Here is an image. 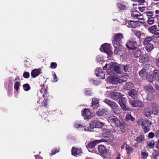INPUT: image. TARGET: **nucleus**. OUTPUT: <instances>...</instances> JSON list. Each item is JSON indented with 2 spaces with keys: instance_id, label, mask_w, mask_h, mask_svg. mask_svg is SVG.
<instances>
[{
  "instance_id": "nucleus-1",
  "label": "nucleus",
  "mask_w": 159,
  "mask_h": 159,
  "mask_svg": "<svg viewBox=\"0 0 159 159\" xmlns=\"http://www.w3.org/2000/svg\"><path fill=\"white\" fill-rule=\"evenodd\" d=\"M109 68L107 70V72L109 75H111L113 73V71L118 74H120L121 69L123 67V65H117L116 63L111 62L109 65Z\"/></svg>"
},
{
  "instance_id": "nucleus-2",
  "label": "nucleus",
  "mask_w": 159,
  "mask_h": 159,
  "mask_svg": "<svg viewBox=\"0 0 159 159\" xmlns=\"http://www.w3.org/2000/svg\"><path fill=\"white\" fill-rule=\"evenodd\" d=\"M103 102L110 106L113 111L118 114L120 113V110L117 104L115 102L108 99H105Z\"/></svg>"
},
{
  "instance_id": "nucleus-3",
  "label": "nucleus",
  "mask_w": 159,
  "mask_h": 159,
  "mask_svg": "<svg viewBox=\"0 0 159 159\" xmlns=\"http://www.w3.org/2000/svg\"><path fill=\"white\" fill-rule=\"evenodd\" d=\"M98 149L99 152L103 157L107 159H110L111 157L110 153L105 146L100 145L98 146Z\"/></svg>"
},
{
  "instance_id": "nucleus-4",
  "label": "nucleus",
  "mask_w": 159,
  "mask_h": 159,
  "mask_svg": "<svg viewBox=\"0 0 159 159\" xmlns=\"http://www.w3.org/2000/svg\"><path fill=\"white\" fill-rule=\"evenodd\" d=\"M123 38L122 33H118L115 34L112 40V43L114 48L120 47L121 44L120 41Z\"/></svg>"
},
{
  "instance_id": "nucleus-5",
  "label": "nucleus",
  "mask_w": 159,
  "mask_h": 159,
  "mask_svg": "<svg viewBox=\"0 0 159 159\" xmlns=\"http://www.w3.org/2000/svg\"><path fill=\"white\" fill-rule=\"evenodd\" d=\"M111 48V44L105 43L101 45L100 49L101 51L107 53L109 56L111 57L112 53Z\"/></svg>"
},
{
  "instance_id": "nucleus-6",
  "label": "nucleus",
  "mask_w": 159,
  "mask_h": 159,
  "mask_svg": "<svg viewBox=\"0 0 159 159\" xmlns=\"http://www.w3.org/2000/svg\"><path fill=\"white\" fill-rule=\"evenodd\" d=\"M105 95L115 100L118 99L122 96L120 93L113 91H107L105 93Z\"/></svg>"
},
{
  "instance_id": "nucleus-7",
  "label": "nucleus",
  "mask_w": 159,
  "mask_h": 159,
  "mask_svg": "<svg viewBox=\"0 0 159 159\" xmlns=\"http://www.w3.org/2000/svg\"><path fill=\"white\" fill-rule=\"evenodd\" d=\"M108 121L111 124L114 126L118 127L120 125L123 120H119L115 116H111L109 117Z\"/></svg>"
},
{
  "instance_id": "nucleus-8",
  "label": "nucleus",
  "mask_w": 159,
  "mask_h": 159,
  "mask_svg": "<svg viewBox=\"0 0 159 159\" xmlns=\"http://www.w3.org/2000/svg\"><path fill=\"white\" fill-rule=\"evenodd\" d=\"M105 139H103L104 141L102 142H106L107 141H111L114 140V138L113 136L111 134L109 129H106L105 130V133L104 135Z\"/></svg>"
},
{
  "instance_id": "nucleus-9",
  "label": "nucleus",
  "mask_w": 159,
  "mask_h": 159,
  "mask_svg": "<svg viewBox=\"0 0 159 159\" xmlns=\"http://www.w3.org/2000/svg\"><path fill=\"white\" fill-rule=\"evenodd\" d=\"M104 124V123L98 120H92L90 123V127L92 129L94 128H100Z\"/></svg>"
},
{
  "instance_id": "nucleus-10",
  "label": "nucleus",
  "mask_w": 159,
  "mask_h": 159,
  "mask_svg": "<svg viewBox=\"0 0 159 159\" xmlns=\"http://www.w3.org/2000/svg\"><path fill=\"white\" fill-rule=\"evenodd\" d=\"M141 125L144 129V131L145 133H146L150 130L149 126L152 124L151 122L149 120H143L141 123Z\"/></svg>"
},
{
  "instance_id": "nucleus-11",
  "label": "nucleus",
  "mask_w": 159,
  "mask_h": 159,
  "mask_svg": "<svg viewBox=\"0 0 159 159\" xmlns=\"http://www.w3.org/2000/svg\"><path fill=\"white\" fill-rule=\"evenodd\" d=\"M74 126L75 128H77L79 130L81 131L83 130L87 131H91L89 127H86L85 125L84 124H81L79 123V122H78L75 123Z\"/></svg>"
},
{
  "instance_id": "nucleus-12",
  "label": "nucleus",
  "mask_w": 159,
  "mask_h": 159,
  "mask_svg": "<svg viewBox=\"0 0 159 159\" xmlns=\"http://www.w3.org/2000/svg\"><path fill=\"white\" fill-rule=\"evenodd\" d=\"M129 49H134L136 48L137 43L134 39H131L128 41L126 45Z\"/></svg>"
},
{
  "instance_id": "nucleus-13",
  "label": "nucleus",
  "mask_w": 159,
  "mask_h": 159,
  "mask_svg": "<svg viewBox=\"0 0 159 159\" xmlns=\"http://www.w3.org/2000/svg\"><path fill=\"white\" fill-rule=\"evenodd\" d=\"M119 102L120 106L123 110L125 111L130 110V109L127 108L126 106V101L124 97H122L120 98Z\"/></svg>"
},
{
  "instance_id": "nucleus-14",
  "label": "nucleus",
  "mask_w": 159,
  "mask_h": 159,
  "mask_svg": "<svg viewBox=\"0 0 159 159\" xmlns=\"http://www.w3.org/2000/svg\"><path fill=\"white\" fill-rule=\"evenodd\" d=\"M130 104L133 107H139L140 108L144 106V104L142 102L139 100H130L129 101Z\"/></svg>"
},
{
  "instance_id": "nucleus-15",
  "label": "nucleus",
  "mask_w": 159,
  "mask_h": 159,
  "mask_svg": "<svg viewBox=\"0 0 159 159\" xmlns=\"http://www.w3.org/2000/svg\"><path fill=\"white\" fill-rule=\"evenodd\" d=\"M115 49L114 51V53L115 54H118L120 56H124L126 54V51L124 49L122 45L120 47L115 48Z\"/></svg>"
},
{
  "instance_id": "nucleus-16",
  "label": "nucleus",
  "mask_w": 159,
  "mask_h": 159,
  "mask_svg": "<svg viewBox=\"0 0 159 159\" xmlns=\"http://www.w3.org/2000/svg\"><path fill=\"white\" fill-rule=\"evenodd\" d=\"M102 141H104L103 139L96 140L89 143L87 146V148L89 152H91L90 149L93 148L97 144L102 142Z\"/></svg>"
},
{
  "instance_id": "nucleus-17",
  "label": "nucleus",
  "mask_w": 159,
  "mask_h": 159,
  "mask_svg": "<svg viewBox=\"0 0 159 159\" xmlns=\"http://www.w3.org/2000/svg\"><path fill=\"white\" fill-rule=\"evenodd\" d=\"M81 115L84 119H89L91 117V112L88 108L83 109L81 111Z\"/></svg>"
},
{
  "instance_id": "nucleus-18",
  "label": "nucleus",
  "mask_w": 159,
  "mask_h": 159,
  "mask_svg": "<svg viewBox=\"0 0 159 159\" xmlns=\"http://www.w3.org/2000/svg\"><path fill=\"white\" fill-rule=\"evenodd\" d=\"M95 74L97 76L99 77V79H103L105 78V74L100 68H98L96 70Z\"/></svg>"
},
{
  "instance_id": "nucleus-19",
  "label": "nucleus",
  "mask_w": 159,
  "mask_h": 159,
  "mask_svg": "<svg viewBox=\"0 0 159 159\" xmlns=\"http://www.w3.org/2000/svg\"><path fill=\"white\" fill-rule=\"evenodd\" d=\"M107 81L109 83L116 84L118 83L117 76H109L107 78Z\"/></svg>"
},
{
  "instance_id": "nucleus-20",
  "label": "nucleus",
  "mask_w": 159,
  "mask_h": 159,
  "mask_svg": "<svg viewBox=\"0 0 159 159\" xmlns=\"http://www.w3.org/2000/svg\"><path fill=\"white\" fill-rule=\"evenodd\" d=\"M139 74L143 79H145L147 78L149 74L145 69L143 68L139 71Z\"/></svg>"
},
{
  "instance_id": "nucleus-21",
  "label": "nucleus",
  "mask_w": 159,
  "mask_h": 159,
  "mask_svg": "<svg viewBox=\"0 0 159 159\" xmlns=\"http://www.w3.org/2000/svg\"><path fill=\"white\" fill-rule=\"evenodd\" d=\"M117 8L120 10H123L127 8L126 6L124 4V2L118 1L116 4Z\"/></svg>"
},
{
  "instance_id": "nucleus-22",
  "label": "nucleus",
  "mask_w": 159,
  "mask_h": 159,
  "mask_svg": "<svg viewBox=\"0 0 159 159\" xmlns=\"http://www.w3.org/2000/svg\"><path fill=\"white\" fill-rule=\"evenodd\" d=\"M41 70L40 69H34L31 72V76L34 78L36 77L41 74Z\"/></svg>"
},
{
  "instance_id": "nucleus-23",
  "label": "nucleus",
  "mask_w": 159,
  "mask_h": 159,
  "mask_svg": "<svg viewBox=\"0 0 159 159\" xmlns=\"http://www.w3.org/2000/svg\"><path fill=\"white\" fill-rule=\"evenodd\" d=\"M71 152L72 155L77 156L82 152V150L80 148L78 149L73 148L71 150Z\"/></svg>"
},
{
  "instance_id": "nucleus-24",
  "label": "nucleus",
  "mask_w": 159,
  "mask_h": 159,
  "mask_svg": "<svg viewBox=\"0 0 159 159\" xmlns=\"http://www.w3.org/2000/svg\"><path fill=\"white\" fill-rule=\"evenodd\" d=\"M138 22L137 21L130 20L128 22L127 26L129 27L134 28L138 26Z\"/></svg>"
},
{
  "instance_id": "nucleus-25",
  "label": "nucleus",
  "mask_w": 159,
  "mask_h": 159,
  "mask_svg": "<svg viewBox=\"0 0 159 159\" xmlns=\"http://www.w3.org/2000/svg\"><path fill=\"white\" fill-rule=\"evenodd\" d=\"M97 114L99 116H104L108 114V112L105 109H100L97 111Z\"/></svg>"
},
{
  "instance_id": "nucleus-26",
  "label": "nucleus",
  "mask_w": 159,
  "mask_h": 159,
  "mask_svg": "<svg viewBox=\"0 0 159 159\" xmlns=\"http://www.w3.org/2000/svg\"><path fill=\"white\" fill-rule=\"evenodd\" d=\"M92 107L93 108H96L99 106V100L97 98H93L92 99Z\"/></svg>"
},
{
  "instance_id": "nucleus-27",
  "label": "nucleus",
  "mask_w": 159,
  "mask_h": 159,
  "mask_svg": "<svg viewBox=\"0 0 159 159\" xmlns=\"http://www.w3.org/2000/svg\"><path fill=\"white\" fill-rule=\"evenodd\" d=\"M137 94L138 92L134 89H131L129 93V95L133 98H136L137 96Z\"/></svg>"
},
{
  "instance_id": "nucleus-28",
  "label": "nucleus",
  "mask_w": 159,
  "mask_h": 159,
  "mask_svg": "<svg viewBox=\"0 0 159 159\" xmlns=\"http://www.w3.org/2000/svg\"><path fill=\"white\" fill-rule=\"evenodd\" d=\"M120 127V131L122 133H124L125 132L126 130V126L124 122L122 121L121 123L119 126Z\"/></svg>"
},
{
  "instance_id": "nucleus-29",
  "label": "nucleus",
  "mask_w": 159,
  "mask_h": 159,
  "mask_svg": "<svg viewBox=\"0 0 159 159\" xmlns=\"http://www.w3.org/2000/svg\"><path fill=\"white\" fill-rule=\"evenodd\" d=\"M159 110V107L157 106L155 104H153L152 105V112L153 114L157 115Z\"/></svg>"
},
{
  "instance_id": "nucleus-30",
  "label": "nucleus",
  "mask_w": 159,
  "mask_h": 159,
  "mask_svg": "<svg viewBox=\"0 0 159 159\" xmlns=\"http://www.w3.org/2000/svg\"><path fill=\"white\" fill-rule=\"evenodd\" d=\"M122 68L126 72H129L131 70V66L130 64H127L125 66L123 65Z\"/></svg>"
},
{
  "instance_id": "nucleus-31",
  "label": "nucleus",
  "mask_w": 159,
  "mask_h": 159,
  "mask_svg": "<svg viewBox=\"0 0 159 159\" xmlns=\"http://www.w3.org/2000/svg\"><path fill=\"white\" fill-rule=\"evenodd\" d=\"M145 46L146 50L148 52H151L153 49V45L152 43L147 44Z\"/></svg>"
},
{
  "instance_id": "nucleus-32",
  "label": "nucleus",
  "mask_w": 159,
  "mask_h": 159,
  "mask_svg": "<svg viewBox=\"0 0 159 159\" xmlns=\"http://www.w3.org/2000/svg\"><path fill=\"white\" fill-rule=\"evenodd\" d=\"M153 77L157 81H159V71L158 70H155L153 71Z\"/></svg>"
},
{
  "instance_id": "nucleus-33",
  "label": "nucleus",
  "mask_w": 159,
  "mask_h": 159,
  "mask_svg": "<svg viewBox=\"0 0 159 159\" xmlns=\"http://www.w3.org/2000/svg\"><path fill=\"white\" fill-rule=\"evenodd\" d=\"M144 114L146 116H149L151 114V111L149 107H146L144 109Z\"/></svg>"
},
{
  "instance_id": "nucleus-34",
  "label": "nucleus",
  "mask_w": 159,
  "mask_h": 159,
  "mask_svg": "<svg viewBox=\"0 0 159 159\" xmlns=\"http://www.w3.org/2000/svg\"><path fill=\"white\" fill-rule=\"evenodd\" d=\"M153 39V38L152 37H148L146 38L143 42L144 44L145 45L147 44L151 43L150 42H151Z\"/></svg>"
},
{
  "instance_id": "nucleus-35",
  "label": "nucleus",
  "mask_w": 159,
  "mask_h": 159,
  "mask_svg": "<svg viewBox=\"0 0 159 159\" xmlns=\"http://www.w3.org/2000/svg\"><path fill=\"white\" fill-rule=\"evenodd\" d=\"M152 157L153 159H159V152L154 151L152 153Z\"/></svg>"
},
{
  "instance_id": "nucleus-36",
  "label": "nucleus",
  "mask_w": 159,
  "mask_h": 159,
  "mask_svg": "<svg viewBox=\"0 0 159 159\" xmlns=\"http://www.w3.org/2000/svg\"><path fill=\"white\" fill-rule=\"evenodd\" d=\"M139 60L140 62L142 63L147 61L148 60V59L147 56L146 55H142L141 57Z\"/></svg>"
},
{
  "instance_id": "nucleus-37",
  "label": "nucleus",
  "mask_w": 159,
  "mask_h": 159,
  "mask_svg": "<svg viewBox=\"0 0 159 159\" xmlns=\"http://www.w3.org/2000/svg\"><path fill=\"white\" fill-rule=\"evenodd\" d=\"M125 119L126 121L131 120V121H133L135 120V118L130 114H128L126 116Z\"/></svg>"
},
{
  "instance_id": "nucleus-38",
  "label": "nucleus",
  "mask_w": 159,
  "mask_h": 159,
  "mask_svg": "<svg viewBox=\"0 0 159 159\" xmlns=\"http://www.w3.org/2000/svg\"><path fill=\"white\" fill-rule=\"evenodd\" d=\"M134 86L133 84L131 82H128L126 83L124 87L125 88L126 90H129L130 88H132Z\"/></svg>"
},
{
  "instance_id": "nucleus-39",
  "label": "nucleus",
  "mask_w": 159,
  "mask_h": 159,
  "mask_svg": "<svg viewBox=\"0 0 159 159\" xmlns=\"http://www.w3.org/2000/svg\"><path fill=\"white\" fill-rule=\"evenodd\" d=\"M157 29V26L156 25H153L149 28L148 30L151 33H154Z\"/></svg>"
},
{
  "instance_id": "nucleus-40",
  "label": "nucleus",
  "mask_w": 159,
  "mask_h": 159,
  "mask_svg": "<svg viewBox=\"0 0 159 159\" xmlns=\"http://www.w3.org/2000/svg\"><path fill=\"white\" fill-rule=\"evenodd\" d=\"M126 80V78L125 77H117L118 83H122L125 81Z\"/></svg>"
},
{
  "instance_id": "nucleus-41",
  "label": "nucleus",
  "mask_w": 159,
  "mask_h": 159,
  "mask_svg": "<svg viewBox=\"0 0 159 159\" xmlns=\"http://www.w3.org/2000/svg\"><path fill=\"white\" fill-rule=\"evenodd\" d=\"M154 145V142L152 140L148 142L147 143V148H153Z\"/></svg>"
},
{
  "instance_id": "nucleus-42",
  "label": "nucleus",
  "mask_w": 159,
  "mask_h": 159,
  "mask_svg": "<svg viewBox=\"0 0 159 159\" xmlns=\"http://www.w3.org/2000/svg\"><path fill=\"white\" fill-rule=\"evenodd\" d=\"M141 54V52L140 50H137L134 52V57H139Z\"/></svg>"
},
{
  "instance_id": "nucleus-43",
  "label": "nucleus",
  "mask_w": 159,
  "mask_h": 159,
  "mask_svg": "<svg viewBox=\"0 0 159 159\" xmlns=\"http://www.w3.org/2000/svg\"><path fill=\"white\" fill-rule=\"evenodd\" d=\"M144 139V136L143 135H140L136 139H135V140H136L137 142L138 143L142 141H143Z\"/></svg>"
},
{
  "instance_id": "nucleus-44",
  "label": "nucleus",
  "mask_w": 159,
  "mask_h": 159,
  "mask_svg": "<svg viewBox=\"0 0 159 159\" xmlns=\"http://www.w3.org/2000/svg\"><path fill=\"white\" fill-rule=\"evenodd\" d=\"M145 89L150 92H153L154 91L152 87L151 86H147L145 87Z\"/></svg>"
},
{
  "instance_id": "nucleus-45",
  "label": "nucleus",
  "mask_w": 159,
  "mask_h": 159,
  "mask_svg": "<svg viewBox=\"0 0 159 159\" xmlns=\"http://www.w3.org/2000/svg\"><path fill=\"white\" fill-rule=\"evenodd\" d=\"M139 13L136 11L133 10L131 11V15L132 17L136 18Z\"/></svg>"
},
{
  "instance_id": "nucleus-46",
  "label": "nucleus",
  "mask_w": 159,
  "mask_h": 159,
  "mask_svg": "<svg viewBox=\"0 0 159 159\" xmlns=\"http://www.w3.org/2000/svg\"><path fill=\"white\" fill-rule=\"evenodd\" d=\"M23 89L25 91H29L30 89V87L28 84H24L23 85Z\"/></svg>"
},
{
  "instance_id": "nucleus-47",
  "label": "nucleus",
  "mask_w": 159,
  "mask_h": 159,
  "mask_svg": "<svg viewBox=\"0 0 159 159\" xmlns=\"http://www.w3.org/2000/svg\"><path fill=\"white\" fill-rule=\"evenodd\" d=\"M154 19L153 17H151L148 18V19L147 20L148 24L149 25L152 24L154 22Z\"/></svg>"
},
{
  "instance_id": "nucleus-48",
  "label": "nucleus",
  "mask_w": 159,
  "mask_h": 159,
  "mask_svg": "<svg viewBox=\"0 0 159 159\" xmlns=\"http://www.w3.org/2000/svg\"><path fill=\"white\" fill-rule=\"evenodd\" d=\"M20 82H16L15 83L14 88L16 91H18L19 89L20 86Z\"/></svg>"
},
{
  "instance_id": "nucleus-49",
  "label": "nucleus",
  "mask_w": 159,
  "mask_h": 159,
  "mask_svg": "<svg viewBox=\"0 0 159 159\" xmlns=\"http://www.w3.org/2000/svg\"><path fill=\"white\" fill-rule=\"evenodd\" d=\"M125 148L127 151L128 153L129 154L131 153L133 151V149L129 147V146L127 145H126Z\"/></svg>"
},
{
  "instance_id": "nucleus-50",
  "label": "nucleus",
  "mask_w": 159,
  "mask_h": 159,
  "mask_svg": "<svg viewBox=\"0 0 159 159\" xmlns=\"http://www.w3.org/2000/svg\"><path fill=\"white\" fill-rule=\"evenodd\" d=\"M52 75L53 77V79L52 80L53 82H55L57 81V78L55 72H53Z\"/></svg>"
},
{
  "instance_id": "nucleus-51",
  "label": "nucleus",
  "mask_w": 159,
  "mask_h": 159,
  "mask_svg": "<svg viewBox=\"0 0 159 159\" xmlns=\"http://www.w3.org/2000/svg\"><path fill=\"white\" fill-rule=\"evenodd\" d=\"M146 78L148 79V81L152 83L153 81V78L151 74H149L147 76Z\"/></svg>"
},
{
  "instance_id": "nucleus-52",
  "label": "nucleus",
  "mask_w": 159,
  "mask_h": 159,
  "mask_svg": "<svg viewBox=\"0 0 159 159\" xmlns=\"http://www.w3.org/2000/svg\"><path fill=\"white\" fill-rule=\"evenodd\" d=\"M141 155L143 158L145 159L148 156V154L145 152H141Z\"/></svg>"
},
{
  "instance_id": "nucleus-53",
  "label": "nucleus",
  "mask_w": 159,
  "mask_h": 159,
  "mask_svg": "<svg viewBox=\"0 0 159 159\" xmlns=\"http://www.w3.org/2000/svg\"><path fill=\"white\" fill-rule=\"evenodd\" d=\"M145 13L148 16L151 17L153 15L154 12L152 11H146Z\"/></svg>"
},
{
  "instance_id": "nucleus-54",
  "label": "nucleus",
  "mask_w": 159,
  "mask_h": 159,
  "mask_svg": "<svg viewBox=\"0 0 159 159\" xmlns=\"http://www.w3.org/2000/svg\"><path fill=\"white\" fill-rule=\"evenodd\" d=\"M57 66V64L56 62H52L51 63L50 67L52 69H55Z\"/></svg>"
},
{
  "instance_id": "nucleus-55",
  "label": "nucleus",
  "mask_w": 159,
  "mask_h": 159,
  "mask_svg": "<svg viewBox=\"0 0 159 159\" xmlns=\"http://www.w3.org/2000/svg\"><path fill=\"white\" fill-rule=\"evenodd\" d=\"M30 76L29 73L28 72H25L23 73V76L25 78H28Z\"/></svg>"
},
{
  "instance_id": "nucleus-56",
  "label": "nucleus",
  "mask_w": 159,
  "mask_h": 159,
  "mask_svg": "<svg viewBox=\"0 0 159 159\" xmlns=\"http://www.w3.org/2000/svg\"><path fill=\"white\" fill-rule=\"evenodd\" d=\"M155 135L154 133L152 132H151L148 134V137L151 139L153 138Z\"/></svg>"
},
{
  "instance_id": "nucleus-57",
  "label": "nucleus",
  "mask_w": 159,
  "mask_h": 159,
  "mask_svg": "<svg viewBox=\"0 0 159 159\" xmlns=\"http://www.w3.org/2000/svg\"><path fill=\"white\" fill-rule=\"evenodd\" d=\"M138 9L141 12L144 11L145 9H147V7H139Z\"/></svg>"
},
{
  "instance_id": "nucleus-58",
  "label": "nucleus",
  "mask_w": 159,
  "mask_h": 159,
  "mask_svg": "<svg viewBox=\"0 0 159 159\" xmlns=\"http://www.w3.org/2000/svg\"><path fill=\"white\" fill-rule=\"evenodd\" d=\"M136 18L139 20H142L143 19V16L142 15L139 13Z\"/></svg>"
},
{
  "instance_id": "nucleus-59",
  "label": "nucleus",
  "mask_w": 159,
  "mask_h": 159,
  "mask_svg": "<svg viewBox=\"0 0 159 159\" xmlns=\"http://www.w3.org/2000/svg\"><path fill=\"white\" fill-rule=\"evenodd\" d=\"M48 99L46 98L43 101L42 103V106L43 107L46 106L47 105V102Z\"/></svg>"
},
{
  "instance_id": "nucleus-60",
  "label": "nucleus",
  "mask_w": 159,
  "mask_h": 159,
  "mask_svg": "<svg viewBox=\"0 0 159 159\" xmlns=\"http://www.w3.org/2000/svg\"><path fill=\"white\" fill-rule=\"evenodd\" d=\"M59 151L57 150H53L52 151L51 153L50 154L51 156L55 154L57 152H58Z\"/></svg>"
},
{
  "instance_id": "nucleus-61",
  "label": "nucleus",
  "mask_w": 159,
  "mask_h": 159,
  "mask_svg": "<svg viewBox=\"0 0 159 159\" xmlns=\"http://www.w3.org/2000/svg\"><path fill=\"white\" fill-rule=\"evenodd\" d=\"M131 1L134 2H138L140 3H143L144 2L145 0H131Z\"/></svg>"
},
{
  "instance_id": "nucleus-62",
  "label": "nucleus",
  "mask_w": 159,
  "mask_h": 159,
  "mask_svg": "<svg viewBox=\"0 0 159 159\" xmlns=\"http://www.w3.org/2000/svg\"><path fill=\"white\" fill-rule=\"evenodd\" d=\"M154 33V35L156 37V38L158 37H159V30H157L155 31Z\"/></svg>"
},
{
  "instance_id": "nucleus-63",
  "label": "nucleus",
  "mask_w": 159,
  "mask_h": 159,
  "mask_svg": "<svg viewBox=\"0 0 159 159\" xmlns=\"http://www.w3.org/2000/svg\"><path fill=\"white\" fill-rule=\"evenodd\" d=\"M103 58L102 57H98L97 58V61L98 62H101L102 61Z\"/></svg>"
},
{
  "instance_id": "nucleus-64",
  "label": "nucleus",
  "mask_w": 159,
  "mask_h": 159,
  "mask_svg": "<svg viewBox=\"0 0 159 159\" xmlns=\"http://www.w3.org/2000/svg\"><path fill=\"white\" fill-rule=\"evenodd\" d=\"M135 34L139 38L141 34L139 31H136L135 32Z\"/></svg>"
}]
</instances>
